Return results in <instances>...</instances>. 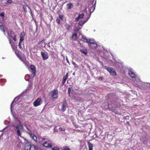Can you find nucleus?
Wrapping results in <instances>:
<instances>
[{
  "instance_id": "f257e3e1",
  "label": "nucleus",
  "mask_w": 150,
  "mask_h": 150,
  "mask_svg": "<svg viewBox=\"0 0 150 150\" xmlns=\"http://www.w3.org/2000/svg\"><path fill=\"white\" fill-rule=\"evenodd\" d=\"M120 105V104L118 102L113 100L109 103L108 105H107L106 106H104V107L105 109L109 108V110L114 112L115 114H118L119 113L116 110V108L119 107Z\"/></svg>"
},
{
  "instance_id": "f03ea898",
  "label": "nucleus",
  "mask_w": 150,
  "mask_h": 150,
  "mask_svg": "<svg viewBox=\"0 0 150 150\" xmlns=\"http://www.w3.org/2000/svg\"><path fill=\"white\" fill-rule=\"evenodd\" d=\"M14 127L16 128V132L17 135L21 137V132L23 131V125L21 124L20 122H19V125L16 126H14Z\"/></svg>"
},
{
  "instance_id": "7ed1b4c3",
  "label": "nucleus",
  "mask_w": 150,
  "mask_h": 150,
  "mask_svg": "<svg viewBox=\"0 0 150 150\" xmlns=\"http://www.w3.org/2000/svg\"><path fill=\"white\" fill-rule=\"evenodd\" d=\"M84 42H87L88 44V45L90 46H91V45L93 44L95 45V46L92 47L93 49H96L97 47V45L96 43V42L94 40H88L87 39L83 38H82Z\"/></svg>"
},
{
  "instance_id": "20e7f679",
  "label": "nucleus",
  "mask_w": 150,
  "mask_h": 150,
  "mask_svg": "<svg viewBox=\"0 0 150 150\" xmlns=\"http://www.w3.org/2000/svg\"><path fill=\"white\" fill-rule=\"evenodd\" d=\"M25 150H38L36 146L34 145L30 144L29 143L25 144Z\"/></svg>"
},
{
  "instance_id": "39448f33",
  "label": "nucleus",
  "mask_w": 150,
  "mask_h": 150,
  "mask_svg": "<svg viewBox=\"0 0 150 150\" xmlns=\"http://www.w3.org/2000/svg\"><path fill=\"white\" fill-rule=\"evenodd\" d=\"M105 68L106 69L110 74L113 76L116 75V73L114 69L112 67L107 66H105Z\"/></svg>"
},
{
  "instance_id": "423d86ee",
  "label": "nucleus",
  "mask_w": 150,
  "mask_h": 150,
  "mask_svg": "<svg viewBox=\"0 0 150 150\" xmlns=\"http://www.w3.org/2000/svg\"><path fill=\"white\" fill-rule=\"evenodd\" d=\"M50 95L53 99H56L58 98V92L57 89H54L50 93Z\"/></svg>"
},
{
  "instance_id": "0eeeda50",
  "label": "nucleus",
  "mask_w": 150,
  "mask_h": 150,
  "mask_svg": "<svg viewBox=\"0 0 150 150\" xmlns=\"http://www.w3.org/2000/svg\"><path fill=\"white\" fill-rule=\"evenodd\" d=\"M28 88H27L26 89H25L24 91H23L22 93L20 94L17 97H16L14 99L13 101L11 103V111H12V106L14 102L15 101H17L19 99L18 97L20 96L22 94L25 93H27V91L28 90Z\"/></svg>"
},
{
  "instance_id": "6e6552de",
  "label": "nucleus",
  "mask_w": 150,
  "mask_h": 150,
  "mask_svg": "<svg viewBox=\"0 0 150 150\" xmlns=\"http://www.w3.org/2000/svg\"><path fill=\"white\" fill-rule=\"evenodd\" d=\"M28 88H27L26 89H25L24 91H23L22 93L20 94L17 97H16L14 99L13 101L11 103V111H12V106L14 102L15 101H17L19 99L18 97L20 96L22 94L25 93H27V91L28 90Z\"/></svg>"
},
{
  "instance_id": "1a4fd4ad",
  "label": "nucleus",
  "mask_w": 150,
  "mask_h": 150,
  "mask_svg": "<svg viewBox=\"0 0 150 150\" xmlns=\"http://www.w3.org/2000/svg\"><path fill=\"white\" fill-rule=\"evenodd\" d=\"M29 70L31 72L33 75V77H34L36 74V68L35 66L31 65L29 67Z\"/></svg>"
},
{
  "instance_id": "9d476101",
  "label": "nucleus",
  "mask_w": 150,
  "mask_h": 150,
  "mask_svg": "<svg viewBox=\"0 0 150 150\" xmlns=\"http://www.w3.org/2000/svg\"><path fill=\"white\" fill-rule=\"evenodd\" d=\"M68 107L67 104L66 100H64L62 102L61 110L63 112H64Z\"/></svg>"
},
{
  "instance_id": "9b49d317",
  "label": "nucleus",
  "mask_w": 150,
  "mask_h": 150,
  "mask_svg": "<svg viewBox=\"0 0 150 150\" xmlns=\"http://www.w3.org/2000/svg\"><path fill=\"white\" fill-rule=\"evenodd\" d=\"M7 38L8 39H11L16 34L12 30H8L7 31Z\"/></svg>"
},
{
  "instance_id": "f8f14e48",
  "label": "nucleus",
  "mask_w": 150,
  "mask_h": 150,
  "mask_svg": "<svg viewBox=\"0 0 150 150\" xmlns=\"http://www.w3.org/2000/svg\"><path fill=\"white\" fill-rule=\"evenodd\" d=\"M42 102L40 98L37 99L33 103V105L35 107H37L41 105Z\"/></svg>"
},
{
  "instance_id": "ddd939ff",
  "label": "nucleus",
  "mask_w": 150,
  "mask_h": 150,
  "mask_svg": "<svg viewBox=\"0 0 150 150\" xmlns=\"http://www.w3.org/2000/svg\"><path fill=\"white\" fill-rule=\"evenodd\" d=\"M43 145L46 147H51L52 146L51 142L50 140L45 141L43 144Z\"/></svg>"
},
{
  "instance_id": "4468645a",
  "label": "nucleus",
  "mask_w": 150,
  "mask_h": 150,
  "mask_svg": "<svg viewBox=\"0 0 150 150\" xmlns=\"http://www.w3.org/2000/svg\"><path fill=\"white\" fill-rule=\"evenodd\" d=\"M91 16V14H90L89 15H88L86 18V20H84V21H80L79 23V25L82 26L83 25L86 23L88 20V19Z\"/></svg>"
},
{
  "instance_id": "2eb2a0df",
  "label": "nucleus",
  "mask_w": 150,
  "mask_h": 150,
  "mask_svg": "<svg viewBox=\"0 0 150 150\" xmlns=\"http://www.w3.org/2000/svg\"><path fill=\"white\" fill-rule=\"evenodd\" d=\"M41 54L43 60H46L48 59V56L47 53L41 52Z\"/></svg>"
},
{
  "instance_id": "dca6fc26",
  "label": "nucleus",
  "mask_w": 150,
  "mask_h": 150,
  "mask_svg": "<svg viewBox=\"0 0 150 150\" xmlns=\"http://www.w3.org/2000/svg\"><path fill=\"white\" fill-rule=\"evenodd\" d=\"M128 74L132 78H135L136 77V75L132 70H129Z\"/></svg>"
},
{
  "instance_id": "f3484780",
  "label": "nucleus",
  "mask_w": 150,
  "mask_h": 150,
  "mask_svg": "<svg viewBox=\"0 0 150 150\" xmlns=\"http://www.w3.org/2000/svg\"><path fill=\"white\" fill-rule=\"evenodd\" d=\"M96 1L95 4L94 6H93L90 7L89 6V10L90 13H89V14L88 15H89L90 14H91V13H92L93 12V11H94V10L95 9V5L96 4Z\"/></svg>"
},
{
  "instance_id": "a211bd4d",
  "label": "nucleus",
  "mask_w": 150,
  "mask_h": 150,
  "mask_svg": "<svg viewBox=\"0 0 150 150\" xmlns=\"http://www.w3.org/2000/svg\"><path fill=\"white\" fill-rule=\"evenodd\" d=\"M88 147L89 148L88 150H93V145L91 143L89 142H88Z\"/></svg>"
},
{
  "instance_id": "6ab92c4d",
  "label": "nucleus",
  "mask_w": 150,
  "mask_h": 150,
  "mask_svg": "<svg viewBox=\"0 0 150 150\" xmlns=\"http://www.w3.org/2000/svg\"><path fill=\"white\" fill-rule=\"evenodd\" d=\"M20 59L26 66L28 67V66L29 62L28 61H27L25 59H23L21 58Z\"/></svg>"
},
{
  "instance_id": "aec40b11",
  "label": "nucleus",
  "mask_w": 150,
  "mask_h": 150,
  "mask_svg": "<svg viewBox=\"0 0 150 150\" xmlns=\"http://www.w3.org/2000/svg\"><path fill=\"white\" fill-rule=\"evenodd\" d=\"M67 8L68 9L71 8L73 6V4L71 3H69L67 4Z\"/></svg>"
},
{
  "instance_id": "412c9836",
  "label": "nucleus",
  "mask_w": 150,
  "mask_h": 150,
  "mask_svg": "<svg viewBox=\"0 0 150 150\" xmlns=\"http://www.w3.org/2000/svg\"><path fill=\"white\" fill-rule=\"evenodd\" d=\"M27 7L28 8H29V9H30V7L28 6H23V8L24 11L25 12H26L27 11V8H26Z\"/></svg>"
},
{
  "instance_id": "4be33fe9",
  "label": "nucleus",
  "mask_w": 150,
  "mask_h": 150,
  "mask_svg": "<svg viewBox=\"0 0 150 150\" xmlns=\"http://www.w3.org/2000/svg\"><path fill=\"white\" fill-rule=\"evenodd\" d=\"M77 34L76 33H73L72 35V38L74 40H75L76 39Z\"/></svg>"
},
{
  "instance_id": "5701e85b",
  "label": "nucleus",
  "mask_w": 150,
  "mask_h": 150,
  "mask_svg": "<svg viewBox=\"0 0 150 150\" xmlns=\"http://www.w3.org/2000/svg\"><path fill=\"white\" fill-rule=\"evenodd\" d=\"M80 51L83 54L86 55L87 53V52L86 50L84 49H81Z\"/></svg>"
},
{
  "instance_id": "b1692460",
  "label": "nucleus",
  "mask_w": 150,
  "mask_h": 150,
  "mask_svg": "<svg viewBox=\"0 0 150 150\" xmlns=\"http://www.w3.org/2000/svg\"><path fill=\"white\" fill-rule=\"evenodd\" d=\"M84 16V13H82L81 14H79L78 16V17H79V18L80 19H82L83 18Z\"/></svg>"
},
{
  "instance_id": "393cba45",
  "label": "nucleus",
  "mask_w": 150,
  "mask_h": 150,
  "mask_svg": "<svg viewBox=\"0 0 150 150\" xmlns=\"http://www.w3.org/2000/svg\"><path fill=\"white\" fill-rule=\"evenodd\" d=\"M109 104V103H104L103 105H102V107L104 108V109H105L104 108V106H106L107 105H108V104Z\"/></svg>"
},
{
  "instance_id": "a878e982",
  "label": "nucleus",
  "mask_w": 150,
  "mask_h": 150,
  "mask_svg": "<svg viewBox=\"0 0 150 150\" xmlns=\"http://www.w3.org/2000/svg\"><path fill=\"white\" fill-rule=\"evenodd\" d=\"M72 63L74 65V67L75 68H78V65L76 64V63L72 61Z\"/></svg>"
},
{
  "instance_id": "bb28decb",
  "label": "nucleus",
  "mask_w": 150,
  "mask_h": 150,
  "mask_svg": "<svg viewBox=\"0 0 150 150\" xmlns=\"http://www.w3.org/2000/svg\"><path fill=\"white\" fill-rule=\"evenodd\" d=\"M45 41L44 40H41V41H39L38 42V44L39 45H40V44H41L43 43Z\"/></svg>"
},
{
  "instance_id": "cd10ccee",
  "label": "nucleus",
  "mask_w": 150,
  "mask_h": 150,
  "mask_svg": "<svg viewBox=\"0 0 150 150\" xmlns=\"http://www.w3.org/2000/svg\"><path fill=\"white\" fill-rule=\"evenodd\" d=\"M68 73H67L66 74V75L64 76L63 78L64 79H65L67 80V78L68 77Z\"/></svg>"
},
{
  "instance_id": "c85d7f7f",
  "label": "nucleus",
  "mask_w": 150,
  "mask_h": 150,
  "mask_svg": "<svg viewBox=\"0 0 150 150\" xmlns=\"http://www.w3.org/2000/svg\"><path fill=\"white\" fill-rule=\"evenodd\" d=\"M81 28L78 27V28H77L76 29H75L74 30V31L75 32H77L79 31Z\"/></svg>"
},
{
  "instance_id": "c756f323",
  "label": "nucleus",
  "mask_w": 150,
  "mask_h": 150,
  "mask_svg": "<svg viewBox=\"0 0 150 150\" xmlns=\"http://www.w3.org/2000/svg\"><path fill=\"white\" fill-rule=\"evenodd\" d=\"M52 150H59V149L58 147H54L52 148Z\"/></svg>"
},
{
  "instance_id": "7c9ffc66",
  "label": "nucleus",
  "mask_w": 150,
  "mask_h": 150,
  "mask_svg": "<svg viewBox=\"0 0 150 150\" xmlns=\"http://www.w3.org/2000/svg\"><path fill=\"white\" fill-rule=\"evenodd\" d=\"M66 81V79H64L63 78V80H62V85H63L65 83Z\"/></svg>"
},
{
  "instance_id": "2f4dec72",
  "label": "nucleus",
  "mask_w": 150,
  "mask_h": 150,
  "mask_svg": "<svg viewBox=\"0 0 150 150\" xmlns=\"http://www.w3.org/2000/svg\"><path fill=\"white\" fill-rule=\"evenodd\" d=\"M4 26L2 25H0V30L2 31L4 29Z\"/></svg>"
},
{
  "instance_id": "473e14b6",
  "label": "nucleus",
  "mask_w": 150,
  "mask_h": 150,
  "mask_svg": "<svg viewBox=\"0 0 150 150\" xmlns=\"http://www.w3.org/2000/svg\"><path fill=\"white\" fill-rule=\"evenodd\" d=\"M24 37L23 36L20 37V42H22L24 40Z\"/></svg>"
},
{
  "instance_id": "72a5a7b5",
  "label": "nucleus",
  "mask_w": 150,
  "mask_h": 150,
  "mask_svg": "<svg viewBox=\"0 0 150 150\" xmlns=\"http://www.w3.org/2000/svg\"><path fill=\"white\" fill-rule=\"evenodd\" d=\"M70 91H71V88H69L68 89V93L69 94V96H70Z\"/></svg>"
},
{
  "instance_id": "f704fd0d",
  "label": "nucleus",
  "mask_w": 150,
  "mask_h": 150,
  "mask_svg": "<svg viewBox=\"0 0 150 150\" xmlns=\"http://www.w3.org/2000/svg\"><path fill=\"white\" fill-rule=\"evenodd\" d=\"M4 12H3L1 13H0V16L3 17H4Z\"/></svg>"
},
{
  "instance_id": "c9c22d12",
  "label": "nucleus",
  "mask_w": 150,
  "mask_h": 150,
  "mask_svg": "<svg viewBox=\"0 0 150 150\" xmlns=\"http://www.w3.org/2000/svg\"><path fill=\"white\" fill-rule=\"evenodd\" d=\"M59 18L61 20H63V15L60 14L59 15Z\"/></svg>"
},
{
  "instance_id": "e433bc0d",
  "label": "nucleus",
  "mask_w": 150,
  "mask_h": 150,
  "mask_svg": "<svg viewBox=\"0 0 150 150\" xmlns=\"http://www.w3.org/2000/svg\"><path fill=\"white\" fill-rule=\"evenodd\" d=\"M13 2V1L12 0H8L7 1V3L8 4H11Z\"/></svg>"
},
{
  "instance_id": "4c0bfd02",
  "label": "nucleus",
  "mask_w": 150,
  "mask_h": 150,
  "mask_svg": "<svg viewBox=\"0 0 150 150\" xmlns=\"http://www.w3.org/2000/svg\"><path fill=\"white\" fill-rule=\"evenodd\" d=\"M24 35H25V33L24 32H22L20 34V37L23 36V37H24Z\"/></svg>"
},
{
  "instance_id": "58836bf2",
  "label": "nucleus",
  "mask_w": 150,
  "mask_h": 150,
  "mask_svg": "<svg viewBox=\"0 0 150 150\" xmlns=\"http://www.w3.org/2000/svg\"><path fill=\"white\" fill-rule=\"evenodd\" d=\"M21 43H22V42L19 41V42L18 44V46H19V48H20V49L22 48V46H21Z\"/></svg>"
},
{
  "instance_id": "ea45409f",
  "label": "nucleus",
  "mask_w": 150,
  "mask_h": 150,
  "mask_svg": "<svg viewBox=\"0 0 150 150\" xmlns=\"http://www.w3.org/2000/svg\"><path fill=\"white\" fill-rule=\"evenodd\" d=\"M66 29L67 30H69L70 29V28H71V26L70 25H69L67 27H66Z\"/></svg>"
},
{
  "instance_id": "a19ab883",
  "label": "nucleus",
  "mask_w": 150,
  "mask_h": 150,
  "mask_svg": "<svg viewBox=\"0 0 150 150\" xmlns=\"http://www.w3.org/2000/svg\"><path fill=\"white\" fill-rule=\"evenodd\" d=\"M16 35L14 36L12 38H13V40L16 42Z\"/></svg>"
},
{
  "instance_id": "79ce46f5",
  "label": "nucleus",
  "mask_w": 150,
  "mask_h": 150,
  "mask_svg": "<svg viewBox=\"0 0 150 150\" xmlns=\"http://www.w3.org/2000/svg\"><path fill=\"white\" fill-rule=\"evenodd\" d=\"M56 21L58 24L60 23V20L59 19H57L56 20Z\"/></svg>"
},
{
  "instance_id": "37998d69",
  "label": "nucleus",
  "mask_w": 150,
  "mask_h": 150,
  "mask_svg": "<svg viewBox=\"0 0 150 150\" xmlns=\"http://www.w3.org/2000/svg\"><path fill=\"white\" fill-rule=\"evenodd\" d=\"M29 134L30 135L31 137H32V138H33V137H34L35 136V135L34 134H32L31 133H29Z\"/></svg>"
},
{
  "instance_id": "c03bdc74",
  "label": "nucleus",
  "mask_w": 150,
  "mask_h": 150,
  "mask_svg": "<svg viewBox=\"0 0 150 150\" xmlns=\"http://www.w3.org/2000/svg\"><path fill=\"white\" fill-rule=\"evenodd\" d=\"M59 130L61 131H64L65 129L64 128H62L61 127H60L59 128Z\"/></svg>"
},
{
  "instance_id": "a18cd8bd",
  "label": "nucleus",
  "mask_w": 150,
  "mask_h": 150,
  "mask_svg": "<svg viewBox=\"0 0 150 150\" xmlns=\"http://www.w3.org/2000/svg\"><path fill=\"white\" fill-rule=\"evenodd\" d=\"M64 150H70V149L67 147L64 148Z\"/></svg>"
},
{
  "instance_id": "49530a36",
  "label": "nucleus",
  "mask_w": 150,
  "mask_h": 150,
  "mask_svg": "<svg viewBox=\"0 0 150 150\" xmlns=\"http://www.w3.org/2000/svg\"><path fill=\"white\" fill-rule=\"evenodd\" d=\"M79 19L80 18H79V17L78 16L75 18V21H77L79 20Z\"/></svg>"
},
{
  "instance_id": "de8ad7c7",
  "label": "nucleus",
  "mask_w": 150,
  "mask_h": 150,
  "mask_svg": "<svg viewBox=\"0 0 150 150\" xmlns=\"http://www.w3.org/2000/svg\"><path fill=\"white\" fill-rule=\"evenodd\" d=\"M33 139L34 140H35L37 139L35 135L34 137H33Z\"/></svg>"
},
{
  "instance_id": "09e8293b",
  "label": "nucleus",
  "mask_w": 150,
  "mask_h": 150,
  "mask_svg": "<svg viewBox=\"0 0 150 150\" xmlns=\"http://www.w3.org/2000/svg\"><path fill=\"white\" fill-rule=\"evenodd\" d=\"M66 60L67 61V62L69 64L70 63L69 62V61L67 57L66 58Z\"/></svg>"
},
{
  "instance_id": "8fccbe9b",
  "label": "nucleus",
  "mask_w": 150,
  "mask_h": 150,
  "mask_svg": "<svg viewBox=\"0 0 150 150\" xmlns=\"http://www.w3.org/2000/svg\"><path fill=\"white\" fill-rule=\"evenodd\" d=\"M98 79L99 80H102L103 79V78L102 77H100L98 78Z\"/></svg>"
},
{
  "instance_id": "3c124183",
  "label": "nucleus",
  "mask_w": 150,
  "mask_h": 150,
  "mask_svg": "<svg viewBox=\"0 0 150 150\" xmlns=\"http://www.w3.org/2000/svg\"><path fill=\"white\" fill-rule=\"evenodd\" d=\"M9 40V43L11 45V46H12V45L11 44V39H8Z\"/></svg>"
},
{
  "instance_id": "603ef678",
  "label": "nucleus",
  "mask_w": 150,
  "mask_h": 150,
  "mask_svg": "<svg viewBox=\"0 0 150 150\" xmlns=\"http://www.w3.org/2000/svg\"><path fill=\"white\" fill-rule=\"evenodd\" d=\"M2 31H3L4 32V34L5 35H6V33H5V30H4V29L3 30H2Z\"/></svg>"
},
{
  "instance_id": "864d4df0",
  "label": "nucleus",
  "mask_w": 150,
  "mask_h": 150,
  "mask_svg": "<svg viewBox=\"0 0 150 150\" xmlns=\"http://www.w3.org/2000/svg\"><path fill=\"white\" fill-rule=\"evenodd\" d=\"M30 13L31 14V16H32V17H33V14L31 11Z\"/></svg>"
},
{
  "instance_id": "5fc2aeb1",
  "label": "nucleus",
  "mask_w": 150,
  "mask_h": 150,
  "mask_svg": "<svg viewBox=\"0 0 150 150\" xmlns=\"http://www.w3.org/2000/svg\"><path fill=\"white\" fill-rule=\"evenodd\" d=\"M72 74H73V75H75V72H74V73H73Z\"/></svg>"
},
{
  "instance_id": "6e6d98bb",
  "label": "nucleus",
  "mask_w": 150,
  "mask_h": 150,
  "mask_svg": "<svg viewBox=\"0 0 150 150\" xmlns=\"http://www.w3.org/2000/svg\"><path fill=\"white\" fill-rule=\"evenodd\" d=\"M48 47H50V45H49V44H48Z\"/></svg>"
},
{
  "instance_id": "4d7b16f0",
  "label": "nucleus",
  "mask_w": 150,
  "mask_h": 150,
  "mask_svg": "<svg viewBox=\"0 0 150 150\" xmlns=\"http://www.w3.org/2000/svg\"><path fill=\"white\" fill-rule=\"evenodd\" d=\"M42 140H45V138H42Z\"/></svg>"
},
{
  "instance_id": "13d9d810",
  "label": "nucleus",
  "mask_w": 150,
  "mask_h": 150,
  "mask_svg": "<svg viewBox=\"0 0 150 150\" xmlns=\"http://www.w3.org/2000/svg\"><path fill=\"white\" fill-rule=\"evenodd\" d=\"M87 66H88V68H90V67L88 65H87Z\"/></svg>"
},
{
  "instance_id": "bf43d9fd",
  "label": "nucleus",
  "mask_w": 150,
  "mask_h": 150,
  "mask_svg": "<svg viewBox=\"0 0 150 150\" xmlns=\"http://www.w3.org/2000/svg\"><path fill=\"white\" fill-rule=\"evenodd\" d=\"M41 1H42V2H43V1H44V0H41Z\"/></svg>"
},
{
  "instance_id": "052dcab7",
  "label": "nucleus",
  "mask_w": 150,
  "mask_h": 150,
  "mask_svg": "<svg viewBox=\"0 0 150 150\" xmlns=\"http://www.w3.org/2000/svg\"><path fill=\"white\" fill-rule=\"evenodd\" d=\"M149 87L150 88V84H149Z\"/></svg>"
},
{
  "instance_id": "680f3d73",
  "label": "nucleus",
  "mask_w": 150,
  "mask_h": 150,
  "mask_svg": "<svg viewBox=\"0 0 150 150\" xmlns=\"http://www.w3.org/2000/svg\"><path fill=\"white\" fill-rule=\"evenodd\" d=\"M26 129H27L28 130V128L27 127H26Z\"/></svg>"
},
{
  "instance_id": "e2e57ef3",
  "label": "nucleus",
  "mask_w": 150,
  "mask_h": 150,
  "mask_svg": "<svg viewBox=\"0 0 150 150\" xmlns=\"http://www.w3.org/2000/svg\"><path fill=\"white\" fill-rule=\"evenodd\" d=\"M6 128H4V129L3 130V131Z\"/></svg>"
},
{
  "instance_id": "0e129e2a",
  "label": "nucleus",
  "mask_w": 150,
  "mask_h": 150,
  "mask_svg": "<svg viewBox=\"0 0 150 150\" xmlns=\"http://www.w3.org/2000/svg\"><path fill=\"white\" fill-rule=\"evenodd\" d=\"M2 59H4V57H3V58H2Z\"/></svg>"
},
{
  "instance_id": "69168bd1",
  "label": "nucleus",
  "mask_w": 150,
  "mask_h": 150,
  "mask_svg": "<svg viewBox=\"0 0 150 150\" xmlns=\"http://www.w3.org/2000/svg\"><path fill=\"white\" fill-rule=\"evenodd\" d=\"M2 135V134H1V135L0 136H1Z\"/></svg>"
}]
</instances>
